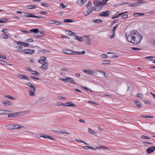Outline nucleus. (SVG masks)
I'll return each mask as SVG.
<instances>
[{
    "label": "nucleus",
    "instance_id": "12",
    "mask_svg": "<svg viewBox=\"0 0 155 155\" xmlns=\"http://www.w3.org/2000/svg\"><path fill=\"white\" fill-rule=\"evenodd\" d=\"M13 129L17 130L18 129H21V128H24V127L23 126H20L19 124H13Z\"/></svg>",
    "mask_w": 155,
    "mask_h": 155
},
{
    "label": "nucleus",
    "instance_id": "40",
    "mask_svg": "<svg viewBox=\"0 0 155 155\" xmlns=\"http://www.w3.org/2000/svg\"><path fill=\"white\" fill-rule=\"evenodd\" d=\"M77 3L80 6H82L83 4V2H82V1H81V0H78L77 2Z\"/></svg>",
    "mask_w": 155,
    "mask_h": 155
},
{
    "label": "nucleus",
    "instance_id": "7",
    "mask_svg": "<svg viewBox=\"0 0 155 155\" xmlns=\"http://www.w3.org/2000/svg\"><path fill=\"white\" fill-rule=\"evenodd\" d=\"M36 90L35 88L33 89H29L28 91L29 92V95L31 97H34L35 96V92Z\"/></svg>",
    "mask_w": 155,
    "mask_h": 155
},
{
    "label": "nucleus",
    "instance_id": "36",
    "mask_svg": "<svg viewBox=\"0 0 155 155\" xmlns=\"http://www.w3.org/2000/svg\"><path fill=\"white\" fill-rule=\"evenodd\" d=\"M31 72L33 74H35L37 76L39 75V74L37 71L32 70Z\"/></svg>",
    "mask_w": 155,
    "mask_h": 155
},
{
    "label": "nucleus",
    "instance_id": "64",
    "mask_svg": "<svg viewBox=\"0 0 155 155\" xmlns=\"http://www.w3.org/2000/svg\"><path fill=\"white\" fill-rule=\"evenodd\" d=\"M35 52V51L34 50H31L30 51V54H34Z\"/></svg>",
    "mask_w": 155,
    "mask_h": 155
},
{
    "label": "nucleus",
    "instance_id": "28",
    "mask_svg": "<svg viewBox=\"0 0 155 155\" xmlns=\"http://www.w3.org/2000/svg\"><path fill=\"white\" fill-rule=\"evenodd\" d=\"M30 112H31V110H25V111H24L23 112H19V113H20V115H21V114H27L30 113Z\"/></svg>",
    "mask_w": 155,
    "mask_h": 155
},
{
    "label": "nucleus",
    "instance_id": "1",
    "mask_svg": "<svg viewBox=\"0 0 155 155\" xmlns=\"http://www.w3.org/2000/svg\"><path fill=\"white\" fill-rule=\"evenodd\" d=\"M126 35L128 42L136 45L140 43L143 38L142 35L135 30L130 31L129 33L126 34Z\"/></svg>",
    "mask_w": 155,
    "mask_h": 155
},
{
    "label": "nucleus",
    "instance_id": "25",
    "mask_svg": "<svg viewBox=\"0 0 155 155\" xmlns=\"http://www.w3.org/2000/svg\"><path fill=\"white\" fill-rule=\"evenodd\" d=\"M6 128L8 129H13V124L7 125L5 126Z\"/></svg>",
    "mask_w": 155,
    "mask_h": 155
},
{
    "label": "nucleus",
    "instance_id": "27",
    "mask_svg": "<svg viewBox=\"0 0 155 155\" xmlns=\"http://www.w3.org/2000/svg\"><path fill=\"white\" fill-rule=\"evenodd\" d=\"M92 21L95 23H100L102 22L103 21L100 19L97 20H93Z\"/></svg>",
    "mask_w": 155,
    "mask_h": 155
},
{
    "label": "nucleus",
    "instance_id": "63",
    "mask_svg": "<svg viewBox=\"0 0 155 155\" xmlns=\"http://www.w3.org/2000/svg\"><path fill=\"white\" fill-rule=\"evenodd\" d=\"M0 63L2 64H5L6 63L4 61L0 60Z\"/></svg>",
    "mask_w": 155,
    "mask_h": 155
},
{
    "label": "nucleus",
    "instance_id": "44",
    "mask_svg": "<svg viewBox=\"0 0 155 155\" xmlns=\"http://www.w3.org/2000/svg\"><path fill=\"white\" fill-rule=\"evenodd\" d=\"M40 59L42 61H45L46 60V58L45 57H40Z\"/></svg>",
    "mask_w": 155,
    "mask_h": 155
},
{
    "label": "nucleus",
    "instance_id": "17",
    "mask_svg": "<svg viewBox=\"0 0 155 155\" xmlns=\"http://www.w3.org/2000/svg\"><path fill=\"white\" fill-rule=\"evenodd\" d=\"M24 16L28 18H34L35 15L34 14H30L28 13H25Z\"/></svg>",
    "mask_w": 155,
    "mask_h": 155
},
{
    "label": "nucleus",
    "instance_id": "55",
    "mask_svg": "<svg viewBox=\"0 0 155 155\" xmlns=\"http://www.w3.org/2000/svg\"><path fill=\"white\" fill-rule=\"evenodd\" d=\"M39 13L43 15H46L47 14V12L45 11H42L40 12Z\"/></svg>",
    "mask_w": 155,
    "mask_h": 155
},
{
    "label": "nucleus",
    "instance_id": "14",
    "mask_svg": "<svg viewBox=\"0 0 155 155\" xmlns=\"http://www.w3.org/2000/svg\"><path fill=\"white\" fill-rule=\"evenodd\" d=\"M133 102L136 104L137 107L139 109L141 107L142 104L140 101L134 100L133 101Z\"/></svg>",
    "mask_w": 155,
    "mask_h": 155
},
{
    "label": "nucleus",
    "instance_id": "34",
    "mask_svg": "<svg viewBox=\"0 0 155 155\" xmlns=\"http://www.w3.org/2000/svg\"><path fill=\"white\" fill-rule=\"evenodd\" d=\"M31 49H27L25 50H23L22 51H24V53L25 54H30V53Z\"/></svg>",
    "mask_w": 155,
    "mask_h": 155
},
{
    "label": "nucleus",
    "instance_id": "62",
    "mask_svg": "<svg viewBox=\"0 0 155 155\" xmlns=\"http://www.w3.org/2000/svg\"><path fill=\"white\" fill-rule=\"evenodd\" d=\"M27 41L29 42H33L34 41V40L32 38H29L27 40Z\"/></svg>",
    "mask_w": 155,
    "mask_h": 155
},
{
    "label": "nucleus",
    "instance_id": "58",
    "mask_svg": "<svg viewBox=\"0 0 155 155\" xmlns=\"http://www.w3.org/2000/svg\"><path fill=\"white\" fill-rule=\"evenodd\" d=\"M17 43L20 45H23V42L20 41H18Z\"/></svg>",
    "mask_w": 155,
    "mask_h": 155
},
{
    "label": "nucleus",
    "instance_id": "33",
    "mask_svg": "<svg viewBox=\"0 0 155 155\" xmlns=\"http://www.w3.org/2000/svg\"><path fill=\"white\" fill-rule=\"evenodd\" d=\"M64 22L70 23L74 22V21L71 19H65L64 20Z\"/></svg>",
    "mask_w": 155,
    "mask_h": 155
},
{
    "label": "nucleus",
    "instance_id": "32",
    "mask_svg": "<svg viewBox=\"0 0 155 155\" xmlns=\"http://www.w3.org/2000/svg\"><path fill=\"white\" fill-rule=\"evenodd\" d=\"M110 61L109 60H104L102 62V64H110Z\"/></svg>",
    "mask_w": 155,
    "mask_h": 155
},
{
    "label": "nucleus",
    "instance_id": "35",
    "mask_svg": "<svg viewBox=\"0 0 155 155\" xmlns=\"http://www.w3.org/2000/svg\"><path fill=\"white\" fill-rule=\"evenodd\" d=\"M37 5H31L27 6V8L29 9H31L36 8Z\"/></svg>",
    "mask_w": 155,
    "mask_h": 155
},
{
    "label": "nucleus",
    "instance_id": "30",
    "mask_svg": "<svg viewBox=\"0 0 155 155\" xmlns=\"http://www.w3.org/2000/svg\"><path fill=\"white\" fill-rule=\"evenodd\" d=\"M4 97H7L8 98H9V99H10L12 100H15V98L13 97H12V96H11V95H6L5 96H4Z\"/></svg>",
    "mask_w": 155,
    "mask_h": 155
},
{
    "label": "nucleus",
    "instance_id": "24",
    "mask_svg": "<svg viewBox=\"0 0 155 155\" xmlns=\"http://www.w3.org/2000/svg\"><path fill=\"white\" fill-rule=\"evenodd\" d=\"M144 15V14L143 13H138L134 14L133 16L135 17H137L143 15Z\"/></svg>",
    "mask_w": 155,
    "mask_h": 155
},
{
    "label": "nucleus",
    "instance_id": "41",
    "mask_svg": "<svg viewBox=\"0 0 155 155\" xmlns=\"http://www.w3.org/2000/svg\"><path fill=\"white\" fill-rule=\"evenodd\" d=\"M57 132L58 133H63V134L65 133V134H70L69 132H66V131H62L58 130V131H57Z\"/></svg>",
    "mask_w": 155,
    "mask_h": 155
},
{
    "label": "nucleus",
    "instance_id": "38",
    "mask_svg": "<svg viewBox=\"0 0 155 155\" xmlns=\"http://www.w3.org/2000/svg\"><path fill=\"white\" fill-rule=\"evenodd\" d=\"M83 148H84V149L87 150L88 149H94L95 148L91 147L90 146H85L83 147Z\"/></svg>",
    "mask_w": 155,
    "mask_h": 155
},
{
    "label": "nucleus",
    "instance_id": "29",
    "mask_svg": "<svg viewBox=\"0 0 155 155\" xmlns=\"http://www.w3.org/2000/svg\"><path fill=\"white\" fill-rule=\"evenodd\" d=\"M2 37L3 38L7 39L9 38V36L5 34H2Z\"/></svg>",
    "mask_w": 155,
    "mask_h": 155
},
{
    "label": "nucleus",
    "instance_id": "15",
    "mask_svg": "<svg viewBox=\"0 0 155 155\" xmlns=\"http://www.w3.org/2000/svg\"><path fill=\"white\" fill-rule=\"evenodd\" d=\"M144 2H138L136 3L130 4L129 5V6L130 7H136L138 5H141L142 3H143Z\"/></svg>",
    "mask_w": 155,
    "mask_h": 155
},
{
    "label": "nucleus",
    "instance_id": "26",
    "mask_svg": "<svg viewBox=\"0 0 155 155\" xmlns=\"http://www.w3.org/2000/svg\"><path fill=\"white\" fill-rule=\"evenodd\" d=\"M38 31H39V30L38 29H32L30 30V32L35 33H37V32H38Z\"/></svg>",
    "mask_w": 155,
    "mask_h": 155
},
{
    "label": "nucleus",
    "instance_id": "46",
    "mask_svg": "<svg viewBox=\"0 0 155 155\" xmlns=\"http://www.w3.org/2000/svg\"><path fill=\"white\" fill-rule=\"evenodd\" d=\"M60 6L61 8H65L66 7L65 5H64L62 3H61L60 4Z\"/></svg>",
    "mask_w": 155,
    "mask_h": 155
},
{
    "label": "nucleus",
    "instance_id": "45",
    "mask_svg": "<svg viewBox=\"0 0 155 155\" xmlns=\"http://www.w3.org/2000/svg\"><path fill=\"white\" fill-rule=\"evenodd\" d=\"M23 77V79H24L25 80H27L28 81H30V79L28 78L27 76L24 75V76Z\"/></svg>",
    "mask_w": 155,
    "mask_h": 155
},
{
    "label": "nucleus",
    "instance_id": "3",
    "mask_svg": "<svg viewBox=\"0 0 155 155\" xmlns=\"http://www.w3.org/2000/svg\"><path fill=\"white\" fill-rule=\"evenodd\" d=\"M65 79L60 78L59 79V80H61L65 83L68 82L70 83H72L74 85L76 84L75 82L72 78L68 77H65Z\"/></svg>",
    "mask_w": 155,
    "mask_h": 155
},
{
    "label": "nucleus",
    "instance_id": "61",
    "mask_svg": "<svg viewBox=\"0 0 155 155\" xmlns=\"http://www.w3.org/2000/svg\"><path fill=\"white\" fill-rule=\"evenodd\" d=\"M137 97H141L142 96V94L141 93H137Z\"/></svg>",
    "mask_w": 155,
    "mask_h": 155
},
{
    "label": "nucleus",
    "instance_id": "42",
    "mask_svg": "<svg viewBox=\"0 0 155 155\" xmlns=\"http://www.w3.org/2000/svg\"><path fill=\"white\" fill-rule=\"evenodd\" d=\"M55 21L49 20L48 22V23L50 24H55Z\"/></svg>",
    "mask_w": 155,
    "mask_h": 155
},
{
    "label": "nucleus",
    "instance_id": "20",
    "mask_svg": "<svg viewBox=\"0 0 155 155\" xmlns=\"http://www.w3.org/2000/svg\"><path fill=\"white\" fill-rule=\"evenodd\" d=\"M84 37H88L86 40V43L87 45H90L91 44V39L89 38V36H84Z\"/></svg>",
    "mask_w": 155,
    "mask_h": 155
},
{
    "label": "nucleus",
    "instance_id": "54",
    "mask_svg": "<svg viewBox=\"0 0 155 155\" xmlns=\"http://www.w3.org/2000/svg\"><path fill=\"white\" fill-rule=\"evenodd\" d=\"M117 25H116V26L114 27L113 28V29H112V33H115V31L116 29V28H117Z\"/></svg>",
    "mask_w": 155,
    "mask_h": 155
},
{
    "label": "nucleus",
    "instance_id": "31",
    "mask_svg": "<svg viewBox=\"0 0 155 155\" xmlns=\"http://www.w3.org/2000/svg\"><path fill=\"white\" fill-rule=\"evenodd\" d=\"M76 39L78 40V41L82 42L84 41V39L83 37L80 38V37L76 36Z\"/></svg>",
    "mask_w": 155,
    "mask_h": 155
},
{
    "label": "nucleus",
    "instance_id": "9",
    "mask_svg": "<svg viewBox=\"0 0 155 155\" xmlns=\"http://www.w3.org/2000/svg\"><path fill=\"white\" fill-rule=\"evenodd\" d=\"M155 150V147L153 146H150L147 150V153L149 154L152 153Z\"/></svg>",
    "mask_w": 155,
    "mask_h": 155
},
{
    "label": "nucleus",
    "instance_id": "11",
    "mask_svg": "<svg viewBox=\"0 0 155 155\" xmlns=\"http://www.w3.org/2000/svg\"><path fill=\"white\" fill-rule=\"evenodd\" d=\"M64 106H69V107H75L76 106L75 104L71 103V102H68L66 103L63 104Z\"/></svg>",
    "mask_w": 155,
    "mask_h": 155
},
{
    "label": "nucleus",
    "instance_id": "23",
    "mask_svg": "<svg viewBox=\"0 0 155 155\" xmlns=\"http://www.w3.org/2000/svg\"><path fill=\"white\" fill-rule=\"evenodd\" d=\"M87 130L88 132L90 134H93L94 135H96L97 134L91 128H88Z\"/></svg>",
    "mask_w": 155,
    "mask_h": 155
},
{
    "label": "nucleus",
    "instance_id": "5",
    "mask_svg": "<svg viewBox=\"0 0 155 155\" xmlns=\"http://www.w3.org/2000/svg\"><path fill=\"white\" fill-rule=\"evenodd\" d=\"M87 10L83 12L84 15L85 16H87L91 14L93 8L92 7H87Z\"/></svg>",
    "mask_w": 155,
    "mask_h": 155
},
{
    "label": "nucleus",
    "instance_id": "6",
    "mask_svg": "<svg viewBox=\"0 0 155 155\" xmlns=\"http://www.w3.org/2000/svg\"><path fill=\"white\" fill-rule=\"evenodd\" d=\"M110 14V12L109 11H104L100 14L99 16L102 17H107L109 16Z\"/></svg>",
    "mask_w": 155,
    "mask_h": 155
},
{
    "label": "nucleus",
    "instance_id": "8",
    "mask_svg": "<svg viewBox=\"0 0 155 155\" xmlns=\"http://www.w3.org/2000/svg\"><path fill=\"white\" fill-rule=\"evenodd\" d=\"M63 52L66 54L70 55H73V51L68 49H64L62 51Z\"/></svg>",
    "mask_w": 155,
    "mask_h": 155
},
{
    "label": "nucleus",
    "instance_id": "18",
    "mask_svg": "<svg viewBox=\"0 0 155 155\" xmlns=\"http://www.w3.org/2000/svg\"><path fill=\"white\" fill-rule=\"evenodd\" d=\"M10 111L8 110H0V115H7L8 114L7 113V112H10Z\"/></svg>",
    "mask_w": 155,
    "mask_h": 155
},
{
    "label": "nucleus",
    "instance_id": "48",
    "mask_svg": "<svg viewBox=\"0 0 155 155\" xmlns=\"http://www.w3.org/2000/svg\"><path fill=\"white\" fill-rule=\"evenodd\" d=\"M61 70L63 71H66L68 70V68H63L61 69Z\"/></svg>",
    "mask_w": 155,
    "mask_h": 155
},
{
    "label": "nucleus",
    "instance_id": "16",
    "mask_svg": "<svg viewBox=\"0 0 155 155\" xmlns=\"http://www.w3.org/2000/svg\"><path fill=\"white\" fill-rule=\"evenodd\" d=\"M2 103L5 106H8V105L12 106L13 105V104L12 103L8 101H4L2 102Z\"/></svg>",
    "mask_w": 155,
    "mask_h": 155
},
{
    "label": "nucleus",
    "instance_id": "10",
    "mask_svg": "<svg viewBox=\"0 0 155 155\" xmlns=\"http://www.w3.org/2000/svg\"><path fill=\"white\" fill-rule=\"evenodd\" d=\"M20 115L19 112H16L8 114V117H15Z\"/></svg>",
    "mask_w": 155,
    "mask_h": 155
},
{
    "label": "nucleus",
    "instance_id": "50",
    "mask_svg": "<svg viewBox=\"0 0 155 155\" xmlns=\"http://www.w3.org/2000/svg\"><path fill=\"white\" fill-rule=\"evenodd\" d=\"M131 49L133 50H141V49L140 48H135V47H133L131 48Z\"/></svg>",
    "mask_w": 155,
    "mask_h": 155
},
{
    "label": "nucleus",
    "instance_id": "4",
    "mask_svg": "<svg viewBox=\"0 0 155 155\" xmlns=\"http://www.w3.org/2000/svg\"><path fill=\"white\" fill-rule=\"evenodd\" d=\"M83 71L91 75H93L97 74V73L96 72L89 69H83Z\"/></svg>",
    "mask_w": 155,
    "mask_h": 155
},
{
    "label": "nucleus",
    "instance_id": "19",
    "mask_svg": "<svg viewBox=\"0 0 155 155\" xmlns=\"http://www.w3.org/2000/svg\"><path fill=\"white\" fill-rule=\"evenodd\" d=\"M73 55H80V54H85V52L84 51H73Z\"/></svg>",
    "mask_w": 155,
    "mask_h": 155
},
{
    "label": "nucleus",
    "instance_id": "52",
    "mask_svg": "<svg viewBox=\"0 0 155 155\" xmlns=\"http://www.w3.org/2000/svg\"><path fill=\"white\" fill-rule=\"evenodd\" d=\"M62 24V23H61V22L57 21H55V24L57 25H58Z\"/></svg>",
    "mask_w": 155,
    "mask_h": 155
},
{
    "label": "nucleus",
    "instance_id": "51",
    "mask_svg": "<svg viewBox=\"0 0 155 155\" xmlns=\"http://www.w3.org/2000/svg\"><path fill=\"white\" fill-rule=\"evenodd\" d=\"M141 138L143 139H150V138L149 137H147L145 136L142 135L141 137Z\"/></svg>",
    "mask_w": 155,
    "mask_h": 155
},
{
    "label": "nucleus",
    "instance_id": "53",
    "mask_svg": "<svg viewBox=\"0 0 155 155\" xmlns=\"http://www.w3.org/2000/svg\"><path fill=\"white\" fill-rule=\"evenodd\" d=\"M1 20H2V21H4V23H5L8 21V19H7V18H4L1 19Z\"/></svg>",
    "mask_w": 155,
    "mask_h": 155
},
{
    "label": "nucleus",
    "instance_id": "22",
    "mask_svg": "<svg viewBox=\"0 0 155 155\" xmlns=\"http://www.w3.org/2000/svg\"><path fill=\"white\" fill-rule=\"evenodd\" d=\"M48 65H45L44 64H42V66H41L39 67V68L41 69H42L43 70L45 71L48 69Z\"/></svg>",
    "mask_w": 155,
    "mask_h": 155
},
{
    "label": "nucleus",
    "instance_id": "21",
    "mask_svg": "<svg viewBox=\"0 0 155 155\" xmlns=\"http://www.w3.org/2000/svg\"><path fill=\"white\" fill-rule=\"evenodd\" d=\"M65 32L66 34L68 35L72 36H75V35L74 34H75V33L72 32L71 31L67 30Z\"/></svg>",
    "mask_w": 155,
    "mask_h": 155
},
{
    "label": "nucleus",
    "instance_id": "37",
    "mask_svg": "<svg viewBox=\"0 0 155 155\" xmlns=\"http://www.w3.org/2000/svg\"><path fill=\"white\" fill-rule=\"evenodd\" d=\"M41 5L44 7L48 8L49 7V5L47 3H41Z\"/></svg>",
    "mask_w": 155,
    "mask_h": 155
},
{
    "label": "nucleus",
    "instance_id": "13",
    "mask_svg": "<svg viewBox=\"0 0 155 155\" xmlns=\"http://www.w3.org/2000/svg\"><path fill=\"white\" fill-rule=\"evenodd\" d=\"M44 35L43 33L40 31H38L37 33H34V36L35 37H41Z\"/></svg>",
    "mask_w": 155,
    "mask_h": 155
},
{
    "label": "nucleus",
    "instance_id": "47",
    "mask_svg": "<svg viewBox=\"0 0 155 155\" xmlns=\"http://www.w3.org/2000/svg\"><path fill=\"white\" fill-rule=\"evenodd\" d=\"M128 16L127 15L125 14L122 15L121 16V18L123 19H125L128 17Z\"/></svg>",
    "mask_w": 155,
    "mask_h": 155
},
{
    "label": "nucleus",
    "instance_id": "39",
    "mask_svg": "<svg viewBox=\"0 0 155 155\" xmlns=\"http://www.w3.org/2000/svg\"><path fill=\"white\" fill-rule=\"evenodd\" d=\"M140 117H144V118H153V116H147V115H142L140 116Z\"/></svg>",
    "mask_w": 155,
    "mask_h": 155
},
{
    "label": "nucleus",
    "instance_id": "59",
    "mask_svg": "<svg viewBox=\"0 0 155 155\" xmlns=\"http://www.w3.org/2000/svg\"><path fill=\"white\" fill-rule=\"evenodd\" d=\"M114 37V33L112 32V35L110 36L109 37L111 38H113Z\"/></svg>",
    "mask_w": 155,
    "mask_h": 155
},
{
    "label": "nucleus",
    "instance_id": "49",
    "mask_svg": "<svg viewBox=\"0 0 155 155\" xmlns=\"http://www.w3.org/2000/svg\"><path fill=\"white\" fill-rule=\"evenodd\" d=\"M108 149V148H105V147H103L101 146H100L99 147H97V148H95L94 149Z\"/></svg>",
    "mask_w": 155,
    "mask_h": 155
},
{
    "label": "nucleus",
    "instance_id": "56",
    "mask_svg": "<svg viewBox=\"0 0 155 155\" xmlns=\"http://www.w3.org/2000/svg\"><path fill=\"white\" fill-rule=\"evenodd\" d=\"M118 17V14H116L115 15H114L112 17V19H114L115 18H117Z\"/></svg>",
    "mask_w": 155,
    "mask_h": 155
},
{
    "label": "nucleus",
    "instance_id": "60",
    "mask_svg": "<svg viewBox=\"0 0 155 155\" xmlns=\"http://www.w3.org/2000/svg\"><path fill=\"white\" fill-rule=\"evenodd\" d=\"M23 45H24L25 47H27L28 46L29 44L27 43L23 42Z\"/></svg>",
    "mask_w": 155,
    "mask_h": 155
},
{
    "label": "nucleus",
    "instance_id": "43",
    "mask_svg": "<svg viewBox=\"0 0 155 155\" xmlns=\"http://www.w3.org/2000/svg\"><path fill=\"white\" fill-rule=\"evenodd\" d=\"M91 4V2L90 1H89L86 5L87 7H92Z\"/></svg>",
    "mask_w": 155,
    "mask_h": 155
},
{
    "label": "nucleus",
    "instance_id": "57",
    "mask_svg": "<svg viewBox=\"0 0 155 155\" xmlns=\"http://www.w3.org/2000/svg\"><path fill=\"white\" fill-rule=\"evenodd\" d=\"M48 135L45 134H43L40 137H42L44 138H47Z\"/></svg>",
    "mask_w": 155,
    "mask_h": 155
},
{
    "label": "nucleus",
    "instance_id": "2",
    "mask_svg": "<svg viewBox=\"0 0 155 155\" xmlns=\"http://www.w3.org/2000/svg\"><path fill=\"white\" fill-rule=\"evenodd\" d=\"M93 4L94 5H96V6L94 7L93 10L97 12H99L101 9L102 6L104 5V2L99 1H95L94 2Z\"/></svg>",
    "mask_w": 155,
    "mask_h": 155
}]
</instances>
